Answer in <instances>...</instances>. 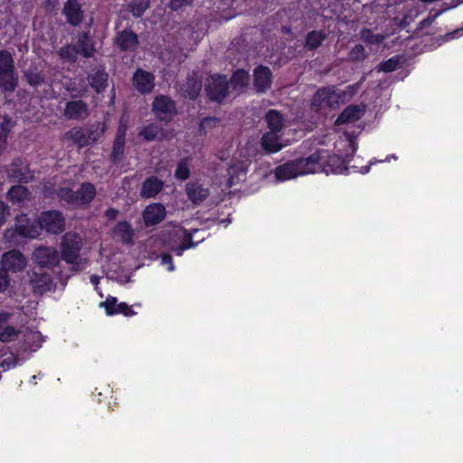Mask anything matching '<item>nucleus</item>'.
Returning <instances> with one entry per match:
<instances>
[{"label":"nucleus","mask_w":463,"mask_h":463,"mask_svg":"<svg viewBox=\"0 0 463 463\" xmlns=\"http://www.w3.org/2000/svg\"><path fill=\"white\" fill-rule=\"evenodd\" d=\"M318 166V157L312 155L308 158L289 161L275 168L274 175L278 181L285 182L299 175L313 174Z\"/></svg>","instance_id":"f257e3e1"},{"label":"nucleus","mask_w":463,"mask_h":463,"mask_svg":"<svg viewBox=\"0 0 463 463\" xmlns=\"http://www.w3.org/2000/svg\"><path fill=\"white\" fill-rule=\"evenodd\" d=\"M17 81L11 53L7 51H0V89L3 91L12 92L16 88Z\"/></svg>","instance_id":"f03ea898"},{"label":"nucleus","mask_w":463,"mask_h":463,"mask_svg":"<svg viewBox=\"0 0 463 463\" xmlns=\"http://www.w3.org/2000/svg\"><path fill=\"white\" fill-rule=\"evenodd\" d=\"M96 195V188L90 183H83L77 192H72L70 188L61 187L59 190L61 199L68 203L76 206L88 205Z\"/></svg>","instance_id":"7ed1b4c3"},{"label":"nucleus","mask_w":463,"mask_h":463,"mask_svg":"<svg viewBox=\"0 0 463 463\" xmlns=\"http://www.w3.org/2000/svg\"><path fill=\"white\" fill-rule=\"evenodd\" d=\"M19 310H4L0 312V342H12L20 333L17 326Z\"/></svg>","instance_id":"20e7f679"},{"label":"nucleus","mask_w":463,"mask_h":463,"mask_svg":"<svg viewBox=\"0 0 463 463\" xmlns=\"http://www.w3.org/2000/svg\"><path fill=\"white\" fill-rule=\"evenodd\" d=\"M81 247L80 236L75 232H67L61 244L62 260L67 263L77 265V269H82L83 267H80V263L77 262Z\"/></svg>","instance_id":"39448f33"},{"label":"nucleus","mask_w":463,"mask_h":463,"mask_svg":"<svg viewBox=\"0 0 463 463\" xmlns=\"http://www.w3.org/2000/svg\"><path fill=\"white\" fill-rule=\"evenodd\" d=\"M347 171L345 160L338 155H329L328 151L320 150V173L342 174Z\"/></svg>","instance_id":"423d86ee"},{"label":"nucleus","mask_w":463,"mask_h":463,"mask_svg":"<svg viewBox=\"0 0 463 463\" xmlns=\"http://www.w3.org/2000/svg\"><path fill=\"white\" fill-rule=\"evenodd\" d=\"M228 89L225 76L213 75L207 80L205 90L212 100H222L227 95Z\"/></svg>","instance_id":"0eeeda50"},{"label":"nucleus","mask_w":463,"mask_h":463,"mask_svg":"<svg viewBox=\"0 0 463 463\" xmlns=\"http://www.w3.org/2000/svg\"><path fill=\"white\" fill-rule=\"evenodd\" d=\"M32 260L42 268L52 269L59 263L60 257L54 248L43 246L35 249Z\"/></svg>","instance_id":"6e6552de"},{"label":"nucleus","mask_w":463,"mask_h":463,"mask_svg":"<svg viewBox=\"0 0 463 463\" xmlns=\"http://www.w3.org/2000/svg\"><path fill=\"white\" fill-rule=\"evenodd\" d=\"M40 228L45 229L51 233H59L64 230L65 220L62 214L57 211L43 213L39 219Z\"/></svg>","instance_id":"1a4fd4ad"},{"label":"nucleus","mask_w":463,"mask_h":463,"mask_svg":"<svg viewBox=\"0 0 463 463\" xmlns=\"http://www.w3.org/2000/svg\"><path fill=\"white\" fill-rule=\"evenodd\" d=\"M1 265L5 271L16 273L26 267L27 260L19 250H13L3 254Z\"/></svg>","instance_id":"9d476101"},{"label":"nucleus","mask_w":463,"mask_h":463,"mask_svg":"<svg viewBox=\"0 0 463 463\" xmlns=\"http://www.w3.org/2000/svg\"><path fill=\"white\" fill-rule=\"evenodd\" d=\"M345 98V93L334 86L320 88V109L326 107L336 109L344 102Z\"/></svg>","instance_id":"9b49d317"},{"label":"nucleus","mask_w":463,"mask_h":463,"mask_svg":"<svg viewBox=\"0 0 463 463\" xmlns=\"http://www.w3.org/2000/svg\"><path fill=\"white\" fill-rule=\"evenodd\" d=\"M153 111L158 119L169 120L175 112V107L171 99L159 96L154 100Z\"/></svg>","instance_id":"f8f14e48"},{"label":"nucleus","mask_w":463,"mask_h":463,"mask_svg":"<svg viewBox=\"0 0 463 463\" xmlns=\"http://www.w3.org/2000/svg\"><path fill=\"white\" fill-rule=\"evenodd\" d=\"M260 143L262 148L269 153H277L288 146V143L282 141L280 132L270 130L262 136Z\"/></svg>","instance_id":"ddd939ff"},{"label":"nucleus","mask_w":463,"mask_h":463,"mask_svg":"<svg viewBox=\"0 0 463 463\" xmlns=\"http://www.w3.org/2000/svg\"><path fill=\"white\" fill-rule=\"evenodd\" d=\"M165 217V209L161 203H151L143 212L144 222L146 226L156 224Z\"/></svg>","instance_id":"4468645a"},{"label":"nucleus","mask_w":463,"mask_h":463,"mask_svg":"<svg viewBox=\"0 0 463 463\" xmlns=\"http://www.w3.org/2000/svg\"><path fill=\"white\" fill-rule=\"evenodd\" d=\"M154 76L143 70H137L133 76V85L141 93H148L154 88Z\"/></svg>","instance_id":"2eb2a0df"},{"label":"nucleus","mask_w":463,"mask_h":463,"mask_svg":"<svg viewBox=\"0 0 463 463\" xmlns=\"http://www.w3.org/2000/svg\"><path fill=\"white\" fill-rule=\"evenodd\" d=\"M127 129H128L127 122L124 120V118H121L120 122H119L118 128L117 136H116V138L114 141L112 154H111L112 160L114 162L119 161L123 155Z\"/></svg>","instance_id":"dca6fc26"},{"label":"nucleus","mask_w":463,"mask_h":463,"mask_svg":"<svg viewBox=\"0 0 463 463\" xmlns=\"http://www.w3.org/2000/svg\"><path fill=\"white\" fill-rule=\"evenodd\" d=\"M15 230L17 233L23 237L33 239L40 234V225L29 223L26 215H21L16 218Z\"/></svg>","instance_id":"f3484780"},{"label":"nucleus","mask_w":463,"mask_h":463,"mask_svg":"<svg viewBox=\"0 0 463 463\" xmlns=\"http://www.w3.org/2000/svg\"><path fill=\"white\" fill-rule=\"evenodd\" d=\"M44 341L43 336L38 331H29L24 335V340L20 345V350L24 353L37 351Z\"/></svg>","instance_id":"a211bd4d"},{"label":"nucleus","mask_w":463,"mask_h":463,"mask_svg":"<svg viewBox=\"0 0 463 463\" xmlns=\"http://www.w3.org/2000/svg\"><path fill=\"white\" fill-rule=\"evenodd\" d=\"M364 109L358 105L347 106L337 117L335 121V126H341L346 123H353L359 120L364 115Z\"/></svg>","instance_id":"6ab92c4d"},{"label":"nucleus","mask_w":463,"mask_h":463,"mask_svg":"<svg viewBox=\"0 0 463 463\" xmlns=\"http://www.w3.org/2000/svg\"><path fill=\"white\" fill-rule=\"evenodd\" d=\"M192 236V233H188L187 231L183 228L175 230L174 237L180 241L181 244L180 246L176 247L175 241L169 242L168 249L175 251L176 255L181 256L184 250L195 246V244L190 242Z\"/></svg>","instance_id":"aec40b11"},{"label":"nucleus","mask_w":463,"mask_h":463,"mask_svg":"<svg viewBox=\"0 0 463 463\" xmlns=\"http://www.w3.org/2000/svg\"><path fill=\"white\" fill-rule=\"evenodd\" d=\"M248 168V160L241 159L239 161H232L229 167V179L227 185L232 186L234 184L238 183L241 180L245 175Z\"/></svg>","instance_id":"412c9836"},{"label":"nucleus","mask_w":463,"mask_h":463,"mask_svg":"<svg viewBox=\"0 0 463 463\" xmlns=\"http://www.w3.org/2000/svg\"><path fill=\"white\" fill-rule=\"evenodd\" d=\"M271 83V72L269 68L259 66L254 71V87L258 92H264Z\"/></svg>","instance_id":"4be33fe9"},{"label":"nucleus","mask_w":463,"mask_h":463,"mask_svg":"<svg viewBox=\"0 0 463 463\" xmlns=\"http://www.w3.org/2000/svg\"><path fill=\"white\" fill-rule=\"evenodd\" d=\"M103 131L104 129L99 130V127L95 130L73 129L71 137L80 146H83L96 141Z\"/></svg>","instance_id":"5701e85b"},{"label":"nucleus","mask_w":463,"mask_h":463,"mask_svg":"<svg viewBox=\"0 0 463 463\" xmlns=\"http://www.w3.org/2000/svg\"><path fill=\"white\" fill-rule=\"evenodd\" d=\"M117 298H108L105 302H102L100 305L103 306L106 309L108 315L111 316L114 314H123L127 317H132L136 313L128 307L126 303L121 302L117 305L116 308H112V305H116Z\"/></svg>","instance_id":"b1692460"},{"label":"nucleus","mask_w":463,"mask_h":463,"mask_svg":"<svg viewBox=\"0 0 463 463\" xmlns=\"http://www.w3.org/2000/svg\"><path fill=\"white\" fill-rule=\"evenodd\" d=\"M63 13L68 23L72 25H77L81 21L82 13L76 0H68L64 6Z\"/></svg>","instance_id":"393cba45"},{"label":"nucleus","mask_w":463,"mask_h":463,"mask_svg":"<svg viewBox=\"0 0 463 463\" xmlns=\"http://www.w3.org/2000/svg\"><path fill=\"white\" fill-rule=\"evenodd\" d=\"M163 188V182L157 177H150L146 179L142 186L141 195L145 198L156 196Z\"/></svg>","instance_id":"a878e982"},{"label":"nucleus","mask_w":463,"mask_h":463,"mask_svg":"<svg viewBox=\"0 0 463 463\" xmlns=\"http://www.w3.org/2000/svg\"><path fill=\"white\" fill-rule=\"evenodd\" d=\"M87 114V106L80 100L70 101L66 104L64 116L67 118H80Z\"/></svg>","instance_id":"bb28decb"},{"label":"nucleus","mask_w":463,"mask_h":463,"mask_svg":"<svg viewBox=\"0 0 463 463\" xmlns=\"http://www.w3.org/2000/svg\"><path fill=\"white\" fill-rule=\"evenodd\" d=\"M117 44L121 50L132 51L137 45V37L131 31H123L117 38Z\"/></svg>","instance_id":"cd10ccee"},{"label":"nucleus","mask_w":463,"mask_h":463,"mask_svg":"<svg viewBox=\"0 0 463 463\" xmlns=\"http://www.w3.org/2000/svg\"><path fill=\"white\" fill-rule=\"evenodd\" d=\"M8 199L13 203L22 204L30 200V193L23 185H14L8 192Z\"/></svg>","instance_id":"c85d7f7f"},{"label":"nucleus","mask_w":463,"mask_h":463,"mask_svg":"<svg viewBox=\"0 0 463 463\" xmlns=\"http://www.w3.org/2000/svg\"><path fill=\"white\" fill-rule=\"evenodd\" d=\"M186 193L191 201L199 203L208 196V190L198 184H188Z\"/></svg>","instance_id":"c756f323"},{"label":"nucleus","mask_w":463,"mask_h":463,"mask_svg":"<svg viewBox=\"0 0 463 463\" xmlns=\"http://www.w3.org/2000/svg\"><path fill=\"white\" fill-rule=\"evenodd\" d=\"M19 364V359L13 352H11L9 349L1 350L0 368L2 369V371L5 372L10 369H13Z\"/></svg>","instance_id":"7c9ffc66"},{"label":"nucleus","mask_w":463,"mask_h":463,"mask_svg":"<svg viewBox=\"0 0 463 463\" xmlns=\"http://www.w3.org/2000/svg\"><path fill=\"white\" fill-rule=\"evenodd\" d=\"M250 76L248 72L243 70H238L234 72L231 80V85L234 90L239 92L248 86Z\"/></svg>","instance_id":"2f4dec72"},{"label":"nucleus","mask_w":463,"mask_h":463,"mask_svg":"<svg viewBox=\"0 0 463 463\" xmlns=\"http://www.w3.org/2000/svg\"><path fill=\"white\" fill-rule=\"evenodd\" d=\"M266 120L268 123L269 130L281 133L284 128L283 118L281 114L276 110H269L266 115Z\"/></svg>","instance_id":"473e14b6"},{"label":"nucleus","mask_w":463,"mask_h":463,"mask_svg":"<svg viewBox=\"0 0 463 463\" xmlns=\"http://www.w3.org/2000/svg\"><path fill=\"white\" fill-rule=\"evenodd\" d=\"M114 233L123 241L128 242L132 239L133 230L128 222H120L114 228Z\"/></svg>","instance_id":"72a5a7b5"},{"label":"nucleus","mask_w":463,"mask_h":463,"mask_svg":"<svg viewBox=\"0 0 463 463\" xmlns=\"http://www.w3.org/2000/svg\"><path fill=\"white\" fill-rule=\"evenodd\" d=\"M90 80L92 88H94L97 92H99L106 87L108 74L105 73L104 71H98L95 74L90 76Z\"/></svg>","instance_id":"f704fd0d"},{"label":"nucleus","mask_w":463,"mask_h":463,"mask_svg":"<svg viewBox=\"0 0 463 463\" xmlns=\"http://www.w3.org/2000/svg\"><path fill=\"white\" fill-rule=\"evenodd\" d=\"M35 278L31 279V283L33 284L34 291L37 293L42 294L43 292L49 289L50 285V278L46 275H36L34 274Z\"/></svg>","instance_id":"c9c22d12"},{"label":"nucleus","mask_w":463,"mask_h":463,"mask_svg":"<svg viewBox=\"0 0 463 463\" xmlns=\"http://www.w3.org/2000/svg\"><path fill=\"white\" fill-rule=\"evenodd\" d=\"M140 136H142L146 140L151 141L161 138L163 137V132L156 125L151 124L142 129Z\"/></svg>","instance_id":"e433bc0d"},{"label":"nucleus","mask_w":463,"mask_h":463,"mask_svg":"<svg viewBox=\"0 0 463 463\" xmlns=\"http://www.w3.org/2000/svg\"><path fill=\"white\" fill-rule=\"evenodd\" d=\"M361 40L367 44H379L383 42V36L373 33L371 29L364 28L361 31Z\"/></svg>","instance_id":"4c0bfd02"},{"label":"nucleus","mask_w":463,"mask_h":463,"mask_svg":"<svg viewBox=\"0 0 463 463\" xmlns=\"http://www.w3.org/2000/svg\"><path fill=\"white\" fill-rule=\"evenodd\" d=\"M148 5V0H132L128 4V7L133 15L139 17L147 9Z\"/></svg>","instance_id":"58836bf2"},{"label":"nucleus","mask_w":463,"mask_h":463,"mask_svg":"<svg viewBox=\"0 0 463 463\" xmlns=\"http://www.w3.org/2000/svg\"><path fill=\"white\" fill-rule=\"evenodd\" d=\"M400 64V58L393 56L386 61H382L378 66V71L392 72L396 71Z\"/></svg>","instance_id":"ea45409f"},{"label":"nucleus","mask_w":463,"mask_h":463,"mask_svg":"<svg viewBox=\"0 0 463 463\" xmlns=\"http://www.w3.org/2000/svg\"><path fill=\"white\" fill-rule=\"evenodd\" d=\"M24 169L17 165H13L7 170V175L14 181H27L29 177L25 175Z\"/></svg>","instance_id":"a19ab883"},{"label":"nucleus","mask_w":463,"mask_h":463,"mask_svg":"<svg viewBox=\"0 0 463 463\" xmlns=\"http://www.w3.org/2000/svg\"><path fill=\"white\" fill-rule=\"evenodd\" d=\"M78 44H79V47L80 49V52L85 56V57H90L93 55L94 52H95V49L92 45V43H90V41L89 39V37L84 34L78 42Z\"/></svg>","instance_id":"79ce46f5"},{"label":"nucleus","mask_w":463,"mask_h":463,"mask_svg":"<svg viewBox=\"0 0 463 463\" xmlns=\"http://www.w3.org/2000/svg\"><path fill=\"white\" fill-rule=\"evenodd\" d=\"M80 51L72 45L66 46L60 50V56L66 61H74Z\"/></svg>","instance_id":"37998d69"},{"label":"nucleus","mask_w":463,"mask_h":463,"mask_svg":"<svg viewBox=\"0 0 463 463\" xmlns=\"http://www.w3.org/2000/svg\"><path fill=\"white\" fill-rule=\"evenodd\" d=\"M190 175V169L186 160L181 161L176 167L175 176L180 180H186Z\"/></svg>","instance_id":"c03bdc74"},{"label":"nucleus","mask_w":463,"mask_h":463,"mask_svg":"<svg viewBox=\"0 0 463 463\" xmlns=\"http://www.w3.org/2000/svg\"><path fill=\"white\" fill-rule=\"evenodd\" d=\"M350 57L353 61H364L366 57L364 47L362 44H355L350 52Z\"/></svg>","instance_id":"a18cd8bd"},{"label":"nucleus","mask_w":463,"mask_h":463,"mask_svg":"<svg viewBox=\"0 0 463 463\" xmlns=\"http://www.w3.org/2000/svg\"><path fill=\"white\" fill-rule=\"evenodd\" d=\"M10 286V279L5 269H0V293L5 292Z\"/></svg>","instance_id":"49530a36"},{"label":"nucleus","mask_w":463,"mask_h":463,"mask_svg":"<svg viewBox=\"0 0 463 463\" xmlns=\"http://www.w3.org/2000/svg\"><path fill=\"white\" fill-rule=\"evenodd\" d=\"M306 45L309 49H315L318 46V33L316 32H311L308 33L307 37Z\"/></svg>","instance_id":"de8ad7c7"},{"label":"nucleus","mask_w":463,"mask_h":463,"mask_svg":"<svg viewBox=\"0 0 463 463\" xmlns=\"http://www.w3.org/2000/svg\"><path fill=\"white\" fill-rule=\"evenodd\" d=\"M160 260H161V264L163 266H165V269L167 271L175 270V266L173 264L171 256H169L168 254H162L160 257Z\"/></svg>","instance_id":"09e8293b"},{"label":"nucleus","mask_w":463,"mask_h":463,"mask_svg":"<svg viewBox=\"0 0 463 463\" xmlns=\"http://www.w3.org/2000/svg\"><path fill=\"white\" fill-rule=\"evenodd\" d=\"M13 127V123L10 119H5L1 124V134L0 138H3L5 140L7 133L10 131V129Z\"/></svg>","instance_id":"8fccbe9b"},{"label":"nucleus","mask_w":463,"mask_h":463,"mask_svg":"<svg viewBox=\"0 0 463 463\" xmlns=\"http://www.w3.org/2000/svg\"><path fill=\"white\" fill-rule=\"evenodd\" d=\"M9 215V207L4 202L0 201V225L5 223Z\"/></svg>","instance_id":"3c124183"},{"label":"nucleus","mask_w":463,"mask_h":463,"mask_svg":"<svg viewBox=\"0 0 463 463\" xmlns=\"http://www.w3.org/2000/svg\"><path fill=\"white\" fill-rule=\"evenodd\" d=\"M26 77L29 83L34 86L38 85L43 80V77L40 74L31 71L26 72Z\"/></svg>","instance_id":"603ef678"},{"label":"nucleus","mask_w":463,"mask_h":463,"mask_svg":"<svg viewBox=\"0 0 463 463\" xmlns=\"http://www.w3.org/2000/svg\"><path fill=\"white\" fill-rule=\"evenodd\" d=\"M193 0H170V6L174 10H178L187 5H190Z\"/></svg>","instance_id":"864d4df0"},{"label":"nucleus","mask_w":463,"mask_h":463,"mask_svg":"<svg viewBox=\"0 0 463 463\" xmlns=\"http://www.w3.org/2000/svg\"><path fill=\"white\" fill-rule=\"evenodd\" d=\"M440 13H441L440 11H437L435 14L430 13L428 17L423 19L420 22V24L422 26H430L436 20V18L440 14Z\"/></svg>","instance_id":"5fc2aeb1"},{"label":"nucleus","mask_w":463,"mask_h":463,"mask_svg":"<svg viewBox=\"0 0 463 463\" xmlns=\"http://www.w3.org/2000/svg\"><path fill=\"white\" fill-rule=\"evenodd\" d=\"M201 90V83L194 82L192 90L188 91V96L190 99H195Z\"/></svg>","instance_id":"6e6d98bb"},{"label":"nucleus","mask_w":463,"mask_h":463,"mask_svg":"<svg viewBox=\"0 0 463 463\" xmlns=\"http://www.w3.org/2000/svg\"><path fill=\"white\" fill-rule=\"evenodd\" d=\"M118 213V210H116L114 208H110L106 211V216L109 219H115L117 217Z\"/></svg>","instance_id":"4d7b16f0"},{"label":"nucleus","mask_w":463,"mask_h":463,"mask_svg":"<svg viewBox=\"0 0 463 463\" xmlns=\"http://www.w3.org/2000/svg\"><path fill=\"white\" fill-rule=\"evenodd\" d=\"M349 146H351L352 153L354 154L357 150L358 145L354 140L349 141Z\"/></svg>","instance_id":"13d9d810"},{"label":"nucleus","mask_w":463,"mask_h":463,"mask_svg":"<svg viewBox=\"0 0 463 463\" xmlns=\"http://www.w3.org/2000/svg\"><path fill=\"white\" fill-rule=\"evenodd\" d=\"M90 282H91L93 285L97 286V285L99 284V276H97V275H92V276L90 278Z\"/></svg>","instance_id":"bf43d9fd"},{"label":"nucleus","mask_w":463,"mask_h":463,"mask_svg":"<svg viewBox=\"0 0 463 463\" xmlns=\"http://www.w3.org/2000/svg\"><path fill=\"white\" fill-rule=\"evenodd\" d=\"M326 33L320 30V36H319V39H320V44L322 43V42L326 39Z\"/></svg>","instance_id":"052dcab7"},{"label":"nucleus","mask_w":463,"mask_h":463,"mask_svg":"<svg viewBox=\"0 0 463 463\" xmlns=\"http://www.w3.org/2000/svg\"><path fill=\"white\" fill-rule=\"evenodd\" d=\"M364 168H365L364 173H367L369 171V169H370V166H365Z\"/></svg>","instance_id":"680f3d73"},{"label":"nucleus","mask_w":463,"mask_h":463,"mask_svg":"<svg viewBox=\"0 0 463 463\" xmlns=\"http://www.w3.org/2000/svg\"><path fill=\"white\" fill-rule=\"evenodd\" d=\"M118 304V301H117V302H116V305H112V307H112V308H116Z\"/></svg>","instance_id":"e2e57ef3"},{"label":"nucleus","mask_w":463,"mask_h":463,"mask_svg":"<svg viewBox=\"0 0 463 463\" xmlns=\"http://www.w3.org/2000/svg\"><path fill=\"white\" fill-rule=\"evenodd\" d=\"M197 232H198V230H197V229H194V233H196Z\"/></svg>","instance_id":"0e129e2a"}]
</instances>
